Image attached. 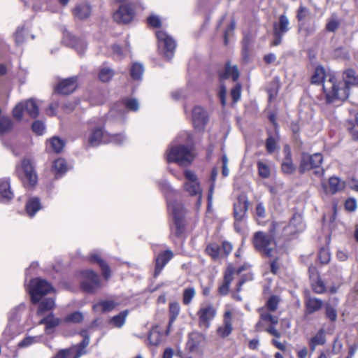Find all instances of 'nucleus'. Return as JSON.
<instances>
[{"mask_svg": "<svg viewBox=\"0 0 358 358\" xmlns=\"http://www.w3.org/2000/svg\"><path fill=\"white\" fill-rule=\"evenodd\" d=\"M253 245L257 250L267 257H272L276 249V243L273 236L262 231L255 234Z\"/></svg>", "mask_w": 358, "mask_h": 358, "instance_id": "f257e3e1", "label": "nucleus"}, {"mask_svg": "<svg viewBox=\"0 0 358 358\" xmlns=\"http://www.w3.org/2000/svg\"><path fill=\"white\" fill-rule=\"evenodd\" d=\"M322 87L328 103H332L336 99L344 100L349 96L347 89L340 88L336 83L334 76L327 77L322 82Z\"/></svg>", "mask_w": 358, "mask_h": 358, "instance_id": "f03ea898", "label": "nucleus"}, {"mask_svg": "<svg viewBox=\"0 0 358 358\" xmlns=\"http://www.w3.org/2000/svg\"><path fill=\"white\" fill-rule=\"evenodd\" d=\"M193 159L192 152L185 145L172 146L166 153L168 162H175L180 166H186L190 164Z\"/></svg>", "mask_w": 358, "mask_h": 358, "instance_id": "7ed1b4c3", "label": "nucleus"}, {"mask_svg": "<svg viewBox=\"0 0 358 358\" xmlns=\"http://www.w3.org/2000/svg\"><path fill=\"white\" fill-rule=\"evenodd\" d=\"M322 161L323 157L320 153H315L313 155L303 153L299 171L301 173H303L313 169L316 177H321L324 173V170L320 168Z\"/></svg>", "mask_w": 358, "mask_h": 358, "instance_id": "20e7f679", "label": "nucleus"}, {"mask_svg": "<svg viewBox=\"0 0 358 358\" xmlns=\"http://www.w3.org/2000/svg\"><path fill=\"white\" fill-rule=\"evenodd\" d=\"M54 291L51 284L41 278H35L30 282L29 292L33 303H38L43 296Z\"/></svg>", "mask_w": 358, "mask_h": 358, "instance_id": "39448f33", "label": "nucleus"}, {"mask_svg": "<svg viewBox=\"0 0 358 358\" xmlns=\"http://www.w3.org/2000/svg\"><path fill=\"white\" fill-rule=\"evenodd\" d=\"M156 35L158 39V47L160 53L166 59H171L174 55L176 47L175 41L164 31H157Z\"/></svg>", "mask_w": 358, "mask_h": 358, "instance_id": "423d86ee", "label": "nucleus"}, {"mask_svg": "<svg viewBox=\"0 0 358 358\" xmlns=\"http://www.w3.org/2000/svg\"><path fill=\"white\" fill-rule=\"evenodd\" d=\"M217 310L211 303H202L197 312L199 325L200 327L207 329L210 325L211 321L215 317Z\"/></svg>", "mask_w": 358, "mask_h": 358, "instance_id": "0eeeda50", "label": "nucleus"}, {"mask_svg": "<svg viewBox=\"0 0 358 358\" xmlns=\"http://www.w3.org/2000/svg\"><path fill=\"white\" fill-rule=\"evenodd\" d=\"M289 21L285 15H281L278 21L273 23V32L274 40L271 43V45L277 46L280 44L283 35L289 29Z\"/></svg>", "mask_w": 358, "mask_h": 358, "instance_id": "6e6552de", "label": "nucleus"}, {"mask_svg": "<svg viewBox=\"0 0 358 358\" xmlns=\"http://www.w3.org/2000/svg\"><path fill=\"white\" fill-rule=\"evenodd\" d=\"M163 192L166 198L169 210L172 212L175 219H178L182 211L180 203L173 200V197L176 196L178 193L166 185L163 187Z\"/></svg>", "mask_w": 358, "mask_h": 358, "instance_id": "1a4fd4ad", "label": "nucleus"}, {"mask_svg": "<svg viewBox=\"0 0 358 358\" xmlns=\"http://www.w3.org/2000/svg\"><path fill=\"white\" fill-rule=\"evenodd\" d=\"M84 280L82 282V287L87 292H93L99 287V278L98 275L91 270L83 272Z\"/></svg>", "mask_w": 358, "mask_h": 358, "instance_id": "9d476101", "label": "nucleus"}, {"mask_svg": "<svg viewBox=\"0 0 358 358\" xmlns=\"http://www.w3.org/2000/svg\"><path fill=\"white\" fill-rule=\"evenodd\" d=\"M78 87V78L73 76L63 79L55 87V91L61 94H69L73 92Z\"/></svg>", "mask_w": 358, "mask_h": 358, "instance_id": "9b49d317", "label": "nucleus"}, {"mask_svg": "<svg viewBox=\"0 0 358 358\" xmlns=\"http://www.w3.org/2000/svg\"><path fill=\"white\" fill-rule=\"evenodd\" d=\"M207 121L206 111L200 106H195L192 110V122L194 128L199 131L203 130Z\"/></svg>", "mask_w": 358, "mask_h": 358, "instance_id": "f8f14e48", "label": "nucleus"}, {"mask_svg": "<svg viewBox=\"0 0 358 358\" xmlns=\"http://www.w3.org/2000/svg\"><path fill=\"white\" fill-rule=\"evenodd\" d=\"M248 207V202L245 195L241 194L238 196V201L234 205V213L236 219L235 228L237 229V222L241 221Z\"/></svg>", "mask_w": 358, "mask_h": 358, "instance_id": "ddd939ff", "label": "nucleus"}, {"mask_svg": "<svg viewBox=\"0 0 358 358\" xmlns=\"http://www.w3.org/2000/svg\"><path fill=\"white\" fill-rule=\"evenodd\" d=\"M258 313H259V320L256 324L257 331H261L266 324H277L278 323V317L272 315L266 308H259Z\"/></svg>", "mask_w": 358, "mask_h": 358, "instance_id": "4468645a", "label": "nucleus"}, {"mask_svg": "<svg viewBox=\"0 0 358 358\" xmlns=\"http://www.w3.org/2000/svg\"><path fill=\"white\" fill-rule=\"evenodd\" d=\"M134 16L133 9L127 5H122L114 13L113 18L118 23H129Z\"/></svg>", "mask_w": 358, "mask_h": 358, "instance_id": "2eb2a0df", "label": "nucleus"}, {"mask_svg": "<svg viewBox=\"0 0 358 358\" xmlns=\"http://www.w3.org/2000/svg\"><path fill=\"white\" fill-rule=\"evenodd\" d=\"M345 187L343 180H322V188L326 194H334Z\"/></svg>", "mask_w": 358, "mask_h": 358, "instance_id": "dca6fc26", "label": "nucleus"}, {"mask_svg": "<svg viewBox=\"0 0 358 358\" xmlns=\"http://www.w3.org/2000/svg\"><path fill=\"white\" fill-rule=\"evenodd\" d=\"M283 152L285 157L281 164V170L285 174H291L294 172L296 167L292 162L290 147L288 145H285Z\"/></svg>", "mask_w": 358, "mask_h": 358, "instance_id": "f3484780", "label": "nucleus"}, {"mask_svg": "<svg viewBox=\"0 0 358 358\" xmlns=\"http://www.w3.org/2000/svg\"><path fill=\"white\" fill-rule=\"evenodd\" d=\"M232 331V314L227 310L224 314L223 324L217 328V334L222 337L228 336Z\"/></svg>", "mask_w": 358, "mask_h": 358, "instance_id": "a211bd4d", "label": "nucleus"}, {"mask_svg": "<svg viewBox=\"0 0 358 358\" xmlns=\"http://www.w3.org/2000/svg\"><path fill=\"white\" fill-rule=\"evenodd\" d=\"M108 134H105L101 127L92 130L88 142L91 146H97L101 143H108Z\"/></svg>", "mask_w": 358, "mask_h": 358, "instance_id": "6ab92c4d", "label": "nucleus"}, {"mask_svg": "<svg viewBox=\"0 0 358 358\" xmlns=\"http://www.w3.org/2000/svg\"><path fill=\"white\" fill-rule=\"evenodd\" d=\"M308 271L311 285L315 292L317 294L323 293L325 291V285L320 280L316 268L314 266H310Z\"/></svg>", "mask_w": 358, "mask_h": 358, "instance_id": "aec40b11", "label": "nucleus"}, {"mask_svg": "<svg viewBox=\"0 0 358 358\" xmlns=\"http://www.w3.org/2000/svg\"><path fill=\"white\" fill-rule=\"evenodd\" d=\"M20 177L24 176L26 179H36V174L32 164L28 159H24L20 166L17 168Z\"/></svg>", "mask_w": 358, "mask_h": 358, "instance_id": "412c9836", "label": "nucleus"}, {"mask_svg": "<svg viewBox=\"0 0 358 358\" xmlns=\"http://www.w3.org/2000/svg\"><path fill=\"white\" fill-rule=\"evenodd\" d=\"M221 80L231 78L236 82L239 78V71L236 65H231L229 62L226 63L223 71L219 72Z\"/></svg>", "mask_w": 358, "mask_h": 358, "instance_id": "4be33fe9", "label": "nucleus"}, {"mask_svg": "<svg viewBox=\"0 0 358 358\" xmlns=\"http://www.w3.org/2000/svg\"><path fill=\"white\" fill-rule=\"evenodd\" d=\"M91 12L92 7L86 2L78 3L73 10V15L80 20L88 18L91 15Z\"/></svg>", "mask_w": 358, "mask_h": 358, "instance_id": "5701e85b", "label": "nucleus"}, {"mask_svg": "<svg viewBox=\"0 0 358 358\" xmlns=\"http://www.w3.org/2000/svg\"><path fill=\"white\" fill-rule=\"evenodd\" d=\"M173 253L170 250L165 251L160 253L156 258V266L155 275H157L159 274L164 266L166 263L172 258Z\"/></svg>", "mask_w": 358, "mask_h": 358, "instance_id": "b1692460", "label": "nucleus"}, {"mask_svg": "<svg viewBox=\"0 0 358 358\" xmlns=\"http://www.w3.org/2000/svg\"><path fill=\"white\" fill-rule=\"evenodd\" d=\"M185 190L191 196L198 197V201L201 198V188L197 180H187L184 185Z\"/></svg>", "mask_w": 358, "mask_h": 358, "instance_id": "393cba45", "label": "nucleus"}, {"mask_svg": "<svg viewBox=\"0 0 358 358\" xmlns=\"http://www.w3.org/2000/svg\"><path fill=\"white\" fill-rule=\"evenodd\" d=\"M343 80L345 87L343 89L349 91L351 86H358V74L353 69H348L343 73Z\"/></svg>", "mask_w": 358, "mask_h": 358, "instance_id": "a878e982", "label": "nucleus"}, {"mask_svg": "<svg viewBox=\"0 0 358 358\" xmlns=\"http://www.w3.org/2000/svg\"><path fill=\"white\" fill-rule=\"evenodd\" d=\"M234 270L232 267H229L224 274L223 284L219 288V292L222 295H226L229 290V285L233 280Z\"/></svg>", "mask_w": 358, "mask_h": 358, "instance_id": "bb28decb", "label": "nucleus"}, {"mask_svg": "<svg viewBox=\"0 0 358 358\" xmlns=\"http://www.w3.org/2000/svg\"><path fill=\"white\" fill-rule=\"evenodd\" d=\"M60 323V320L55 317L53 314H50L45 317H43L40 322L39 324L45 325V332L50 334L52 329L58 326Z\"/></svg>", "mask_w": 358, "mask_h": 358, "instance_id": "cd10ccee", "label": "nucleus"}, {"mask_svg": "<svg viewBox=\"0 0 358 358\" xmlns=\"http://www.w3.org/2000/svg\"><path fill=\"white\" fill-rule=\"evenodd\" d=\"M13 198V193L10 190V183L8 180L0 182V199L2 201H7Z\"/></svg>", "mask_w": 358, "mask_h": 358, "instance_id": "c85d7f7f", "label": "nucleus"}, {"mask_svg": "<svg viewBox=\"0 0 358 358\" xmlns=\"http://www.w3.org/2000/svg\"><path fill=\"white\" fill-rule=\"evenodd\" d=\"M24 110L29 114L32 118H36L39 115L38 106L36 101L33 99H28L23 102Z\"/></svg>", "mask_w": 358, "mask_h": 358, "instance_id": "c756f323", "label": "nucleus"}, {"mask_svg": "<svg viewBox=\"0 0 358 358\" xmlns=\"http://www.w3.org/2000/svg\"><path fill=\"white\" fill-rule=\"evenodd\" d=\"M180 312V306L178 302H171L169 303V322L166 334L169 333L171 326L175 322Z\"/></svg>", "mask_w": 358, "mask_h": 358, "instance_id": "7c9ffc66", "label": "nucleus"}, {"mask_svg": "<svg viewBox=\"0 0 358 358\" xmlns=\"http://www.w3.org/2000/svg\"><path fill=\"white\" fill-rule=\"evenodd\" d=\"M325 332L324 329H320L311 338L309 345L312 351H314L317 346L322 345L325 343Z\"/></svg>", "mask_w": 358, "mask_h": 358, "instance_id": "2f4dec72", "label": "nucleus"}, {"mask_svg": "<svg viewBox=\"0 0 358 358\" xmlns=\"http://www.w3.org/2000/svg\"><path fill=\"white\" fill-rule=\"evenodd\" d=\"M322 304L323 303L320 299L310 297L306 301V312L308 314H312L319 310L322 308Z\"/></svg>", "mask_w": 358, "mask_h": 358, "instance_id": "473e14b6", "label": "nucleus"}, {"mask_svg": "<svg viewBox=\"0 0 358 358\" xmlns=\"http://www.w3.org/2000/svg\"><path fill=\"white\" fill-rule=\"evenodd\" d=\"M150 345L157 346L162 341V333L159 331L158 327H154L150 330L148 338Z\"/></svg>", "mask_w": 358, "mask_h": 358, "instance_id": "72a5a7b5", "label": "nucleus"}, {"mask_svg": "<svg viewBox=\"0 0 358 358\" xmlns=\"http://www.w3.org/2000/svg\"><path fill=\"white\" fill-rule=\"evenodd\" d=\"M90 260L91 262L97 263L100 266L103 275L106 279H108L110 277V270L109 266L98 255L92 254L91 255Z\"/></svg>", "mask_w": 358, "mask_h": 358, "instance_id": "f704fd0d", "label": "nucleus"}, {"mask_svg": "<svg viewBox=\"0 0 358 358\" xmlns=\"http://www.w3.org/2000/svg\"><path fill=\"white\" fill-rule=\"evenodd\" d=\"M55 300L51 298L45 299L39 303L37 310L38 315H42L47 311L51 310L55 307Z\"/></svg>", "mask_w": 358, "mask_h": 358, "instance_id": "c9c22d12", "label": "nucleus"}, {"mask_svg": "<svg viewBox=\"0 0 358 358\" xmlns=\"http://www.w3.org/2000/svg\"><path fill=\"white\" fill-rule=\"evenodd\" d=\"M128 315V311L124 310L121 313H120L118 315L113 317L110 320V324L112 325V327L115 328H121L124 326L126 322V319Z\"/></svg>", "mask_w": 358, "mask_h": 358, "instance_id": "e433bc0d", "label": "nucleus"}, {"mask_svg": "<svg viewBox=\"0 0 358 358\" xmlns=\"http://www.w3.org/2000/svg\"><path fill=\"white\" fill-rule=\"evenodd\" d=\"M289 227L294 229V232H299L303 231V229L305 228V224L303 222L301 216L298 214L294 215L290 221Z\"/></svg>", "mask_w": 358, "mask_h": 358, "instance_id": "4c0bfd02", "label": "nucleus"}, {"mask_svg": "<svg viewBox=\"0 0 358 358\" xmlns=\"http://www.w3.org/2000/svg\"><path fill=\"white\" fill-rule=\"evenodd\" d=\"M41 205L39 200L36 198L31 199L27 201L26 205V210L27 214L32 217L40 209Z\"/></svg>", "mask_w": 358, "mask_h": 358, "instance_id": "58836bf2", "label": "nucleus"}, {"mask_svg": "<svg viewBox=\"0 0 358 358\" xmlns=\"http://www.w3.org/2000/svg\"><path fill=\"white\" fill-rule=\"evenodd\" d=\"M327 78L325 75L324 69L322 66H318L315 69L314 74L311 77V83L313 84H320L322 83Z\"/></svg>", "mask_w": 358, "mask_h": 358, "instance_id": "ea45409f", "label": "nucleus"}, {"mask_svg": "<svg viewBox=\"0 0 358 358\" xmlns=\"http://www.w3.org/2000/svg\"><path fill=\"white\" fill-rule=\"evenodd\" d=\"M196 296V289L193 287L185 288L182 292V303L187 306L191 303Z\"/></svg>", "mask_w": 358, "mask_h": 358, "instance_id": "a19ab883", "label": "nucleus"}, {"mask_svg": "<svg viewBox=\"0 0 358 358\" xmlns=\"http://www.w3.org/2000/svg\"><path fill=\"white\" fill-rule=\"evenodd\" d=\"M48 142L52 151L56 153L60 152L63 150L65 145L64 141L57 136L51 138Z\"/></svg>", "mask_w": 358, "mask_h": 358, "instance_id": "79ce46f5", "label": "nucleus"}, {"mask_svg": "<svg viewBox=\"0 0 358 358\" xmlns=\"http://www.w3.org/2000/svg\"><path fill=\"white\" fill-rule=\"evenodd\" d=\"M143 72L144 67L143 64L140 63H134L131 68L130 74L134 80H138L141 79Z\"/></svg>", "mask_w": 358, "mask_h": 358, "instance_id": "37998d69", "label": "nucleus"}, {"mask_svg": "<svg viewBox=\"0 0 358 358\" xmlns=\"http://www.w3.org/2000/svg\"><path fill=\"white\" fill-rule=\"evenodd\" d=\"M53 167L55 171L60 174H64L69 169V165L63 158L56 159L54 162Z\"/></svg>", "mask_w": 358, "mask_h": 358, "instance_id": "c03bdc74", "label": "nucleus"}, {"mask_svg": "<svg viewBox=\"0 0 358 358\" xmlns=\"http://www.w3.org/2000/svg\"><path fill=\"white\" fill-rule=\"evenodd\" d=\"M325 316L331 322H335L337 320V310L336 307L329 303L324 305Z\"/></svg>", "mask_w": 358, "mask_h": 358, "instance_id": "a18cd8bd", "label": "nucleus"}, {"mask_svg": "<svg viewBox=\"0 0 358 358\" xmlns=\"http://www.w3.org/2000/svg\"><path fill=\"white\" fill-rule=\"evenodd\" d=\"M13 128L12 120L7 117L0 118V133L4 134L10 131Z\"/></svg>", "mask_w": 358, "mask_h": 358, "instance_id": "49530a36", "label": "nucleus"}, {"mask_svg": "<svg viewBox=\"0 0 358 358\" xmlns=\"http://www.w3.org/2000/svg\"><path fill=\"white\" fill-rule=\"evenodd\" d=\"M251 41L249 37L245 36L243 41L242 57L243 59L247 62L249 60Z\"/></svg>", "mask_w": 358, "mask_h": 358, "instance_id": "de8ad7c7", "label": "nucleus"}, {"mask_svg": "<svg viewBox=\"0 0 358 358\" xmlns=\"http://www.w3.org/2000/svg\"><path fill=\"white\" fill-rule=\"evenodd\" d=\"M118 305L117 303L111 300L103 301L99 303L98 304L94 306V308H97L98 307H101L103 311H110L114 309Z\"/></svg>", "mask_w": 358, "mask_h": 358, "instance_id": "09e8293b", "label": "nucleus"}, {"mask_svg": "<svg viewBox=\"0 0 358 358\" xmlns=\"http://www.w3.org/2000/svg\"><path fill=\"white\" fill-rule=\"evenodd\" d=\"M280 299L277 296H271L266 301V306L263 308H266L268 311L273 312L278 308Z\"/></svg>", "mask_w": 358, "mask_h": 358, "instance_id": "8fccbe9b", "label": "nucleus"}, {"mask_svg": "<svg viewBox=\"0 0 358 358\" xmlns=\"http://www.w3.org/2000/svg\"><path fill=\"white\" fill-rule=\"evenodd\" d=\"M206 251L213 259H218L220 255V247L217 244L212 243L208 245L206 247Z\"/></svg>", "mask_w": 358, "mask_h": 358, "instance_id": "3c124183", "label": "nucleus"}, {"mask_svg": "<svg viewBox=\"0 0 358 358\" xmlns=\"http://www.w3.org/2000/svg\"><path fill=\"white\" fill-rule=\"evenodd\" d=\"M114 73L112 69L103 68L99 73V78L102 82L109 81L113 76Z\"/></svg>", "mask_w": 358, "mask_h": 358, "instance_id": "603ef678", "label": "nucleus"}, {"mask_svg": "<svg viewBox=\"0 0 358 358\" xmlns=\"http://www.w3.org/2000/svg\"><path fill=\"white\" fill-rule=\"evenodd\" d=\"M259 174L262 178H268L270 176V167L262 162H257Z\"/></svg>", "mask_w": 358, "mask_h": 358, "instance_id": "864d4df0", "label": "nucleus"}, {"mask_svg": "<svg viewBox=\"0 0 358 358\" xmlns=\"http://www.w3.org/2000/svg\"><path fill=\"white\" fill-rule=\"evenodd\" d=\"M83 320V315L80 312H74L68 315L64 321L67 322L79 323Z\"/></svg>", "mask_w": 358, "mask_h": 358, "instance_id": "5fc2aeb1", "label": "nucleus"}, {"mask_svg": "<svg viewBox=\"0 0 358 358\" xmlns=\"http://www.w3.org/2000/svg\"><path fill=\"white\" fill-rule=\"evenodd\" d=\"M109 143H114L117 145H122L126 140V137L122 134L109 135L108 138Z\"/></svg>", "mask_w": 358, "mask_h": 358, "instance_id": "6e6d98bb", "label": "nucleus"}, {"mask_svg": "<svg viewBox=\"0 0 358 358\" xmlns=\"http://www.w3.org/2000/svg\"><path fill=\"white\" fill-rule=\"evenodd\" d=\"M277 141L275 139L274 137L271 136H268L266 141V151L269 154H271L277 149Z\"/></svg>", "mask_w": 358, "mask_h": 358, "instance_id": "4d7b16f0", "label": "nucleus"}, {"mask_svg": "<svg viewBox=\"0 0 358 358\" xmlns=\"http://www.w3.org/2000/svg\"><path fill=\"white\" fill-rule=\"evenodd\" d=\"M38 337L27 336L18 343V347L20 348L29 347L31 345L36 343L38 341Z\"/></svg>", "mask_w": 358, "mask_h": 358, "instance_id": "13d9d810", "label": "nucleus"}, {"mask_svg": "<svg viewBox=\"0 0 358 358\" xmlns=\"http://www.w3.org/2000/svg\"><path fill=\"white\" fill-rule=\"evenodd\" d=\"M241 85L236 83V85L231 90V96L234 102H237L241 98Z\"/></svg>", "mask_w": 358, "mask_h": 358, "instance_id": "bf43d9fd", "label": "nucleus"}, {"mask_svg": "<svg viewBox=\"0 0 358 358\" xmlns=\"http://www.w3.org/2000/svg\"><path fill=\"white\" fill-rule=\"evenodd\" d=\"M23 111H24V105H23V102H20L19 103H17L15 108H13V117L18 120H20L22 118V113H23Z\"/></svg>", "mask_w": 358, "mask_h": 358, "instance_id": "052dcab7", "label": "nucleus"}, {"mask_svg": "<svg viewBox=\"0 0 358 358\" xmlns=\"http://www.w3.org/2000/svg\"><path fill=\"white\" fill-rule=\"evenodd\" d=\"M45 128V124L41 121L37 120L32 124V130L37 135H42Z\"/></svg>", "mask_w": 358, "mask_h": 358, "instance_id": "680f3d73", "label": "nucleus"}, {"mask_svg": "<svg viewBox=\"0 0 358 358\" xmlns=\"http://www.w3.org/2000/svg\"><path fill=\"white\" fill-rule=\"evenodd\" d=\"M347 128L352 138L358 141V126L354 124L352 121H349L347 124Z\"/></svg>", "mask_w": 358, "mask_h": 358, "instance_id": "e2e57ef3", "label": "nucleus"}, {"mask_svg": "<svg viewBox=\"0 0 358 358\" xmlns=\"http://www.w3.org/2000/svg\"><path fill=\"white\" fill-rule=\"evenodd\" d=\"M339 22L334 17H331L326 24V30L329 32H334L339 27Z\"/></svg>", "mask_w": 358, "mask_h": 358, "instance_id": "0e129e2a", "label": "nucleus"}, {"mask_svg": "<svg viewBox=\"0 0 358 358\" xmlns=\"http://www.w3.org/2000/svg\"><path fill=\"white\" fill-rule=\"evenodd\" d=\"M310 14L309 9L301 5L298 9L296 17L299 21H302Z\"/></svg>", "mask_w": 358, "mask_h": 358, "instance_id": "69168bd1", "label": "nucleus"}, {"mask_svg": "<svg viewBox=\"0 0 358 358\" xmlns=\"http://www.w3.org/2000/svg\"><path fill=\"white\" fill-rule=\"evenodd\" d=\"M124 105L127 108L134 111L137 110L139 108V103L135 99L125 100Z\"/></svg>", "mask_w": 358, "mask_h": 358, "instance_id": "338daca9", "label": "nucleus"}, {"mask_svg": "<svg viewBox=\"0 0 358 358\" xmlns=\"http://www.w3.org/2000/svg\"><path fill=\"white\" fill-rule=\"evenodd\" d=\"M319 259L322 264H327L330 261V253L327 249H322L319 252Z\"/></svg>", "mask_w": 358, "mask_h": 358, "instance_id": "774afa93", "label": "nucleus"}]
</instances>
